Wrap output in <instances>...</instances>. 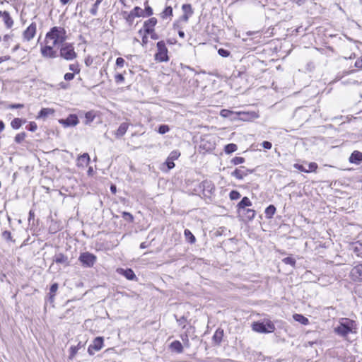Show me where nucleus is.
Masks as SVG:
<instances>
[{
  "label": "nucleus",
  "mask_w": 362,
  "mask_h": 362,
  "mask_svg": "<svg viewBox=\"0 0 362 362\" xmlns=\"http://www.w3.org/2000/svg\"><path fill=\"white\" fill-rule=\"evenodd\" d=\"M46 39L52 40V45L57 46L64 44L66 40V30L62 27H53L46 35Z\"/></svg>",
  "instance_id": "1"
},
{
  "label": "nucleus",
  "mask_w": 362,
  "mask_h": 362,
  "mask_svg": "<svg viewBox=\"0 0 362 362\" xmlns=\"http://www.w3.org/2000/svg\"><path fill=\"white\" fill-rule=\"evenodd\" d=\"M356 326V322L354 320L347 318L341 319L339 325L334 328V332L341 337H345L349 333L354 332Z\"/></svg>",
  "instance_id": "2"
},
{
  "label": "nucleus",
  "mask_w": 362,
  "mask_h": 362,
  "mask_svg": "<svg viewBox=\"0 0 362 362\" xmlns=\"http://www.w3.org/2000/svg\"><path fill=\"white\" fill-rule=\"evenodd\" d=\"M59 55L66 60L71 61L76 58L77 54L74 51L72 44L65 42L62 45Z\"/></svg>",
  "instance_id": "3"
},
{
  "label": "nucleus",
  "mask_w": 362,
  "mask_h": 362,
  "mask_svg": "<svg viewBox=\"0 0 362 362\" xmlns=\"http://www.w3.org/2000/svg\"><path fill=\"white\" fill-rule=\"evenodd\" d=\"M252 329L259 333H271L275 330V326L270 320L262 322H257L252 324Z\"/></svg>",
  "instance_id": "4"
},
{
  "label": "nucleus",
  "mask_w": 362,
  "mask_h": 362,
  "mask_svg": "<svg viewBox=\"0 0 362 362\" xmlns=\"http://www.w3.org/2000/svg\"><path fill=\"white\" fill-rule=\"evenodd\" d=\"M157 52L155 54V59L159 62H166L169 61L168 55V48L164 41H159L156 44Z\"/></svg>",
  "instance_id": "5"
},
{
  "label": "nucleus",
  "mask_w": 362,
  "mask_h": 362,
  "mask_svg": "<svg viewBox=\"0 0 362 362\" xmlns=\"http://www.w3.org/2000/svg\"><path fill=\"white\" fill-rule=\"evenodd\" d=\"M96 259V256L88 252L81 253L78 257V260L86 267H92Z\"/></svg>",
  "instance_id": "6"
},
{
  "label": "nucleus",
  "mask_w": 362,
  "mask_h": 362,
  "mask_svg": "<svg viewBox=\"0 0 362 362\" xmlns=\"http://www.w3.org/2000/svg\"><path fill=\"white\" fill-rule=\"evenodd\" d=\"M199 187L202 189L203 194L206 197H211L215 192V185L211 180H204L199 184Z\"/></svg>",
  "instance_id": "7"
},
{
  "label": "nucleus",
  "mask_w": 362,
  "mask_h": 362,
  "mask_svg": "<svg viewBox=\"0 0 362 362\" xmlns=\"http://www.w3.org/2000/svg\"><path fill=\"white\" fill-rule=\"evenodd\" d=\"M104 339L102 337H98L94 339L92 344L88 348V352L90 355H93L96 351H100L103 346Z\"/></svg>",
  "instance_id": "8"
},
{
  "label": "nucleus",
  "mask_w": 362,
  "mask_h": 362,
  "mask_svg": "<svg viewBox=\"0 0 362 362\" xmlns=\"http://www.w3.org/2000/svg\"><path fill=\"white\" fill-rule=\"evenodd\" d=\"M254 170L246 168L245 166H240L231 173V175L238 180H243L245 176L254 172Z\"/></svg>",
  "instance_id": "9"
},
{
  "label": "nucleus",
  "mask_w": 362,
  "mask_h": 362,
  "mask_svg": "<svg viewBox=\"0 0 362 362\" xmlns=\"http://www.w3.org/2000/svg\"><path fill=\"white\" fill-rule=\"evenodd\" d=\"M350 277L354 281H362V264L352 268Z\"/></svg>",
  "instance_id": "10"
},
{
  "label": "nucleus",
  "mask_w": 362,
  "mask_h": 362,
  "mask_svg": "<svg viewBox=\"0 0 362 362\" xmlns=\"http://www.w3.org/2000/svg\"><path fill=\"white\" fill-rule=\"evenodd\" d=\"M37 25L35 23H32L23 32V36L25 40L30 41L36 33Z\"/></svg>",
  "instance_id": "11"
},
{
  "label": "nucleus",
  "mask_w": 362,
  "mask_h": 362,
  "mask_svg": "<svg viewBox=\"0 0 362 362\" xmlns=\"http://www.w3.org/2000/svg\"><path fill=\"white\" fill-rule=\"evenodd\" d=\"M53 45H45L41 48L42 57L46 58H56L58 55L57 51L53 49Z\"/></svg>",
  "instance_id": "12"
},
{
  "label": "nucleus",
  "mask_w": 362,
  "mask_h": 362,
  "mask_svg": "<svg viewBox=\"0 0 362 362\" xmlns=\"http://www.w3.org/2000/svg\"><path fill=\"white\" fill-rule=\"evenodd\" d=\"M53 262L57 264H62L64 267H68L70 264L69 257L61 252L55 254L53 257Z\"/></svg>",
  "instance_id": "13"
},
{
  "label": "nucleus",
  "mask_w": 362,
  "mask_h": 362,
  "mask_svg": "<svg viewBox=\"0 0 362 362\" xmlns=\"http://www.w3.org/2000/svg\"><path fill=\"white\" fill-rule=\"evenodd\" d=\"M78 117L76 115H69L67 118L61 119L59 122L64 127H74L78 123Z\"/></svg>",
  "instance_id": "14"
},
{
  "label": "nucleus",
  "mask_w": 362,
  "mask_h": 362,
  "mask_svg": "<svg viewBox=\"0 0 362 362\" xmlns=\"http://www.w3.org/2000/svg\"><path fill=\"white\" fill-rule=\"evenodd\" d=\"M157 23V19L156 18H151L146 21L144 23V30L145 33H150L154 30V27Z\"/></svg>",
  "instance_id": "15"
},
{
  "label": "nucleus",
  "mask_w": 362,
  "mask_h": 362,
  "mask_svg": "<svg viewBox=\"0 0 362 362\" xmlns=\"http://www.w3.org/2000/svg\"><path fill=\"white\" fill-rule=\"evenodd\" d=\"M240 216H242L243 218L248 221L252 220L255 216V211L250 209H243L240 210H238Z\"/></svg>",
  "instance_id": "16"
},
{
  "label": "nucleus",
  "mask_w": 362,
  "mask_h": 362,
  "mask_svg": "<svg viewBox=\"0 0 362 362\" xmlns=\"http://www.w3.org/2000/svg\"><path fill=\"white\" fill-rule=\"evenodd\" d=\"M90 162V156L88 153H84L82 155L79 156L76 160V165L78 167L84 168Z\"/></svg>",
  "instance_id": "17"
},
{
  "label": "nucleus",
  "mask_w": 362,
  "mask_h": 362,
  "mask_svg": "<svg viewBox=\"0 0 362 362\" xmlns=\"http://www.w3.org/2000/svg\"><path fill=\"white\" fill-rule=\"evenodd\" d=\"M362 161V153L354 151L349 157V162L351 163L359 164Z\"/></svg>",
  "instance_id": "18"
},
{
  "label": "nucleus",
  "mask_w": 362,
  "mask_h": 362,
  "mask_svg": "<svg viewBox=\"0 0 362 362\" xmlns=\"http://www.w3.org/2000/svg\"><path fill=\"white\" fill-rule=\"evenodd\" d=\"M351 250L358 257H362V240L354 243L351 247Z\"/></svg>",
  "instance_id": "19"
},
{
  "label": "nucleus",
  "mask_w": 362,
  "mask_h": 362,
  "mask_svg": "<svg viewBox=\"0 0 362 362\" xmlns=\"http://www.w3.org/2000/svg\"><path fill=\"white\" fill-rule=\"evenodd\" d=\"M129 123H127V122L122 123L119 125V127H118V129L115 133V136L117 138H121L122 136H123L126 134V132L129 128Z\"/></svg>",
  "instance_id": "20"
},
{
  "label": "nucleus",
  "mask_w": 362,
  "mask_h": 362,
  "mask_svg": "<svg viewBox=\"0 0 362 362\" xmlns=\"http://www.w3.org/2000/svg\"><path fill=\"white\" fill-rule=\"evenodd\" d=\"M119 273L121 274H122L123 276H124L126 277V279L128 280L132 281V280H136L137 279L136 276L135 275L134 271L132 269H121Z\"/></svg>",
  "instance_id": "21"
},
{
  "label": "nucleus",
  "mask_w": 362,
  "mask_h": 362,
  "mask_svg": "<svg viewBox=\"0 0 362 362\" xmlns=\"http://www.w3.org/2000/svg\"><path fill=\"white\" fill-rule=\"evenodd\" d=\"M170 348L172 351L177 353L181 354L183 351V346L181 342L178 340L173 341L170 345Z\"/></svg>",
  "instance_id": "22"
},
{
  "label": "nucleus",
  "mask_w": 362,
  "mask_h": 362,
  "mask_svg": "<svg viewBox=\"0 0 362 362\" xmlns=\"http://www.w3.org/2000/svg\"><path fill=\"white\" fill-rule=\"evenodd\" d=\"M223 337V329L218 328L215 332L212 339L216 344L219 345L222 341Z\"/></svg>",
  "instance_id": "23"
},
{
  "label": "nucleus",
  "mask_w": 362,
  "mask_h": 362,
  "mask_svg": "<svg viewBox=\"0 0 362 362\" xmlns=\"http://www.w3.org/2000/svg\"><path fill=\"white\" fill-rule=\"evenodd\" d=\"M252 206V202L250 199L247 197H244L241 201L238 204V210L246 209L247 206Z\"/></svg>",
  "instance_id": "24"
},
{
  "label": "nucleus",
  "mask_w": 362,
  "mask_h": 362,
  "mask_svg": "<svg viewBox=\"0 0 362 362\" xmlns=\"http://www.w3.org/2000/svg\"><path fill=\"white\" fill-rule=\"evenodd\" d=\"M54 110L52 108H42L39 112L37 118H45L49 115L54 114Z\"/></svg>",
  "instance_id": "25"
},
{
  "label": "nucleus",
  "mask_w": 362,
  "mask_h": 362,
  "mask_svg": "<svg viewBox=\"0 0 362 362\" xmlns=\"http://www.w3.org/2000/svg\"><path fill=\"white\" fill-rule=\"evenodd\" d=\"M3 19L7 28H11L13 26V21L8 11H4Z\"/></svg>",
  "instance_id": "26"
},
{
  "label": "nucleus",
  "mask_w": 362,
  "mask_h": 362,
  "mask_svg": "<svg viewBox=\"0 0 362 362\" xmlns=\"http://www.w3.org/2000/svg\"><path fill=\"white\" fill-rule=\"evenodd\" d=\"M293 317L296 322H298L303 325H307L309 323L308 319L301 314H294Z\"/></svg>",
  "instance_id": "27"
},
{
  "label": "nucleus",
  "mask_w": 362,
  "mask_h": 362,
  "mask_svg": "<svg viewBox=\"0 0 362 362\" xmlns=\"http://www.w3.org/2000/svg\"><path fill=\"white\" fill-rule=\"evenodd\" d=\"M276 212V207L271 204L269 206H267L264 211L265 216L267 218H271L274 215Z\"/></svg>",
  "instance_id": "28"
},
{
  "label": "nucleus",
  "mask_w": 362,
  "mask_h": 362,
  "mask_svg": "<svg viewBox=\"0 0 362 362\" xmlns=\"http://www.w3.org/2000/svg\"><path fill=\"white\" fill-rule=\"evenodd\" d=\"M134 17L145 16L144 10L139 6L134 7L130 12Z\"/></svg>",
  "instance_id": "29"
},
{
  "label": "nucleus",
  "mask_w": 362,
  "mask_h": 362,
  "mask_svg": "<svg viewBox=\"0 0 362 362\" xmlns=\"http://www.w3.org/2000/svg\"><path fill=\"white\" fill-rule=\"evenodd\" d=\"M184 234H185L186 240L189 243H194L195 242L196 238H195L194 235L191 233V231L189 230L185 229V231H184Z\"/></svg>",
  "instance_id": "30"
},
{
  "label": "nucleus",
  "mask_w": 362,
  "mask_h": 362,
  "mask_svg": "<svg viewBox=\"0 0 362 362\" xmlns=\"http://www.w3.org/2000/svg\"><path fill=\"white\" fill-rule=\"evenodd\" d=\"M25 120L23 121L25 122ZM23 124V120L20 118H15L11 122V126L14 129H19Z\"/></svg>",
  "instance_id": "31"
},
{
  "label": "nucleus",
  "mask_w": 362,
  "mask_h": 362,
  "mask_svg": "<svg viewBox=\"0 0 362 362\" xmlns=\"http://www.w3.org/2000/svg\"><path fill=\"white\" fill-rule=\"evenodd\" d=\"M238 146L235 144H228L225 146L224 151L226 153L230 154L237 151Z\"/></svg>",
  "instance_id": "32"
},
{
  "label": "nucleus",
  "mask_w": 362,
  "mask_h": 362,
  "mask_svg": "<svg viewBox=\"0 0 362 362\" xmlns=\"http://www.w3.org/2000/svg\"><path fill=\"white\" fill-rule=\"evenodd\" d=\"M81 346L82 345L81 344V342H79L77 346H71L69 358H73Z\"/></svg>",
  "instance_id": "33"
},
{
  "label": "nucleus",
  "mask_w": 362,
  "mask_h": 362,
  "mask_svg": "<svg viewBox=\"0 0 362 362\" xmlns=\"http://www.w3.org/2000/svg\"><path fill=\"white\" fill-rule=\"evenodd\" d=\"M103 0H96L95 4L93 5L92 8L90 10V13L92 16H96L98 13V9L99 7V5Z\"/></svg>",
  "instance_id": "34"
},
{
  "label": "nucleus",
  "mask_w": 362,
  "mask_h": 362,
  "mask_svg": "<svg viewBox=\"0 0 362 362\" xmlns=\"http://www.w3.org/2000/svg\"><path fill=\"white\" fill-rule=\"evenodd\" d=\"M173 16V8L171 6H167L164 11L161 13V17L166 18Z\"/></svg>",
  "instance_id": "35"
},
{
  "label": "nucleus",
  "mask_w": 362,
  "mask_h": 362,
  "mask_svg": "<svg viewBox=\"0 0 362 362\" xmlns=\"http://www.w3.org/2000/svg\"><path fill=\"white\" fill-rule=\"evenodd\" d=\"M95 114L92 111L87 112L85 114V118H86V124H88L90 122H92L95 118Z\"/></svg>",
  "instance_id": "36"
},
{
  "label": "nucleus",
  "mask_w": 362,
  "mask_h": 362,
  "mask_svg": "<svg viewBox=\"0 0 362 362\" xmlns=\"http://www.w3.org/2000/svg\"><path fill=\"white\" fill-rule=\"evenodd\" d=\"M26 137V134L25 132H21L16 135L14 138V141L17 144L22 143Z\"/></svg>",
  "instance_id": "37"
},
{
  "label": "nucleus",
  "mask_w": 362,
  "mask_h": 362,
  "mask_svg": "<svg viewBox=\"0 0 362 362\" xmlns=\"http://www.w3.org/2000/svg\"><path fill=\"white\" fill-rule=\"evenodd\" d=\"M182 9L185 13L184 14L191 16L193 13V11L190 4H183L182 6Z\"/></svg>",
  "instance_id": "38"
},
{
  "label": "nucleus",
  "mask_w": 362,
  "mask_h": 362,
  "mask_svg": "<svg viewBox=\"0 0 362 362\" xmlns=\"http://www.w3.org/2000/svg\"><path fill=\"white\" fill-rule=\"evenodd\" d=\"M283 262L286 264L291 265L292 267H295L296 259L291 257H287L283 259Z\"/></svg>",
  "instance_id": "39"
},
{
  "label": "nucleus",
  "mask_w": 362,
  "mask_h": 362,
  "mask_svg": "<svg viewBox=\"0 0 362 362\" xmlns=\"http://www.w3.org/2000/svg\"><path fill=\"white\" fill-rule=\"evenodd\" d=\"M229 197L231 200H237L240 197V194L236 190H232L230 192Z\"/></svg>",
  "instance_id": "40"
},
{
  "label": "nucleus",
  "mask_w": 362,
  "mask_h": 362,
  "mask_svg": "<svg viewBox=\"0 0 362 362\" xmlns=\"http://www.w3.org/2000/svg\"><path fill=\"white\" fill-rule=\"evenodd\" d=\"M169 130H170V128L168 125L161 124L159 126L158 132L160 134H164L168 132Z\"/></svg>",
  "instance_id": "41"
},
{
  "label": "nucleus",
  "mask_w": 362,
  "mask_h": 362,
  "mask_svg": "<svg viewBox=\"0 0 362 362\" xmlns=\"http://www.w3.org/2000/svg\"><path fill=\"white\" fill-rule=\"evenodd\" d=\"M244 162L245 158L243 157H234L230 161V163L235 165L243 163Z\"/></svg>",
  "instance_id": "42"
},
{
  "label": "nucleus",
  "mask_w": 362,
  "mask_h": 362,
  "mask_svg": "<svg viewBox=\"0 0 362 362\" xmlns=\"http://www.w3.org/2000/svg\"><path fill=\"white\" fill-rule=\"evenodd\" d=\"M26 129L32 132H34L37 129V125L35 122H30L27 126Z\"/></svg>",
  "instance_id": "43"
},
{
  "label": "nucleus",
  "mask_w": 362,
  "mask_h": 362,
  "mask_svg": "<svg viewBox=\"0 0 362 362\" xmlns=\"http://www.w3.org/2000/svg\"><path fill=\"white\" fill-rule=\"evenodd\" d=\"M122 218L125 220L128 221L129 222H132L134 221V217L132 214H131L129 212H123L122 213Z\"/></svg>",
  "instance_id": "44"
},
{
  "label": "nucleus",
  "mask_w": 362,
  "mask_h": 362,
  "mask_svg": "<svg viewBox=\"0 0 362 362\" xmlns=\"http://www.w3.org/2000/svg\"><path fill=\"white\" fill-rule=\"evenodd\" d=\"M218 53L219 55H221L223 57H227L230 54V52L228 50H227V49H223V48H220L218 50Z\"/></svg>",
  "instance_id": "45"
},
{
  "label": "nucleus",
  "mask_w": 362,
  "mask_h": 362,
  "mask_svg": "<svg viewBox=\"0 0 362 362\" xmlns=\"http://www.w3.org/2000/svg\"><path fill=\"white\" fill-rule=\"evenodd\" d=\"M180 156V152H178L177 151H173L170 153V154L169 155V156L168 158H170V160H174L177 159Z\"/></svg>",
  "instance_id": "46"
},
{
  "label": "nucleus",
  "mask_w": 362,
  "mask_h": 362,
  "mask_svg": "<svg viewBox=\"0 0 362 362\" xmlns=\"http://www.w3.org/2000/svg\"><path fill=\"white\" fill-rule=\"evenodd\" d=\"M317 168V165L316 163L312 162L308 165V169H307L308 173L314 172Z\"/></svg>",
  "instance_id": "47"
},
{
  "label": "nucleus",
  "mask_w": 362,
  "mask_h": 362,
  "mask_svg": "<svg viewBox=\"0 0 362 362\" xmlns=\"http://www.w3.org/2000/svg\"><path fill=\"white\" fill-rule=\"evenodd\" d=\"M58 287H59V285L57 283H54L53 284L51 285L50 286V288H49V294H54L56 293V292L58 290Z\"/></svg>",
  "instance_id": "48"
},
{
  "label": "nucleus",
  "mask_w": 362,
  "mask_h": 362,
  "mask_svg": "<svg viewBox=\"0 0 362 362\" xmlns=\"http://www.w3.org/2000/svg\"><path fill=\"white\" fill-rule=\"evenodd\" d=\"M144 14L145 16H151L153 14V9L151 7L147 5L144 10Z\"/></svg>",
  "instance_id": "49"
},
{
  "label": "nucleus",
  "mask_w": 362,
  "mask_h": 362,
  "mask_svg": "<svg viewBox=\"0 0 362 362\" xmlns=\"http://www.w3.org/2000/svg\"><path fill=\"white\" fill-rule=\"evenodd\" d=\"M69 70L74 71V73H79L80 69L78 68V65L76 64H70L69 66Z\"/></svg>",
  "instance_id": "50"
},
{
  "label": "nucleus",
  "mask_w": 362,
  "mask_h": 362,
  "mask_svg": "<svg viewBox=\"0 0 362 362\" xmlns=\"http://www.w3.org/2000/svg\"><path fill=\"white\" fill-rule=\"evenodd\" d=\"M2 237L6 240H12V237H11V234L9 231L8 230H4L3 233H2Z\"/></svg>",
  "instance_id": "51"
},
{
  "label": "nucleus",
  "mask_w": 362,
  "mask_h": 362,
  "mask_svg": "<svg viewBox=\"0 0 362 362\" xmlns=\"http://www.w3.org/2000/svg\"><path fill=\"white\" fill-rule=\"evenodd\" d=\"M186 321H187V319L184 316H182L181 317H180L178 319L177 318V322L178 325L180 326H182V327H185Z\"/></svg>",
  "instance_id": "52"
},
{
  "label": "nucleus",
  "mask_w": 362,
  "mask_h": 362,
  "mask_svg": "<svg viewBox=\"0 0 362 362\" xmlns=\"http://www.w3.org/2000/svg\"><path fill=\"white\" fill-rule=\"evenodd\" d=\"M293 167L301 172L308 173L307 169L303 165L296 163Z\"/></svg>",
  "instance_id": "53"
},
{
  "label": "nucleus",
  "mask_w": 362,
  "mask_h": 362,
  "mask_svg": "<svg viewBox=\"0 0 362 362\" xmlns=\"http://www.w3.org/2000/svg\"><path fill=\"white\" fill-rule=\"evenodd\" d=\"M124 62H125L124 59L122 57H118L116 59V65L118 67H122L124 64Z\"/></svg>",
  "instance_id": "54"
},
{
  "label": "nucleus",
  "mask_w": 362,
  "mask_h": 362,
  "mask_svg": "<svg viewBox=\"0 0 362 362\" xmlns=\"http://www.w3.org/2000/svg\"><path fill=\"white\" fill-rule=\"evenodd\" d=\"M174 160H170V158H167L165 163L167 165V167L169 170L175 167V163L173 162Z\"/></svg>",
  "instance_id": "55"
},
{
  "label": "nucleus",
  "mask_w": 362,
  "mask_h": 362,
  "mask_svg": "<svg viewBox=\"0 0 362 362\" xmlns=\"http://www.w3.org/2000/svg\"><path fill=\"white\" fill-rule=\"evenodd\" d=\"M115 79L116 83H122L124 81V77L123 76L122 74H118L115 76Z\"/></svg>",
  "instance_id": "56"
},
{
  "label": "nucleus",
  "mask_w": 362,
  "mask_h": 362,
  "mask_svg": "<svg viewBox=\"0 0 362 362\" xmlns=\"http://www.w3.org/2000/svg\"><path fill=\"white\" fill-rule=\"evenodd\" d=\"M262 146L263 148H264L265 149H271L272 147V144L271 142L269 141H264L262 143Z\"/></svg>",
  "instance_id": "57"
},
{
  "label": "nucleus",
  "mask_w": 362,
  "mask_h": 362,
  "mask_svg": "<svg viewBox=\"0 0 362 362\" xmlns=\"http://www.w3.org/2000/svg\"><path fill=\"white\" fill-rule=\"evenodd\" d=\"M64 78L66 81H71V80L74 79V73H66V74H65Z\"/></svg>",
  "instance_id": "58"
},
{
  "label": "nucleus",
  "mask_w": 362,
  "mask_h": 362,
  "mask_svg": "<svg viewBox=\"0 0 362 362\" xmlns=\"http://www.w3.org/2000/svg\"><path fill=\"white\" fill-rule=\"evenodd\" d=\"M135 17H134L130 13L127 14V16L125 17V19L127 22L129 23V25H131L133 23V21Z\"/></svg>",
  "instance_id": "59"
},
{
  "label": "nucleus",
  "mask_w": 362,
  "mask_h": 362,
  "mask_svg": "<svg viewBox=\"0 0 362 362\" xmlns=\"http://www.w3.org/2000/svg\"><path fill=\"white\" fill-rule=\"evenodd\" d=\"M230 114H232V112L228 110H222L221 112V115L224 117H228Z\"/></svg>",
  "instance_id": "60"
},
{
  "label": "nucleus",
  "mask_w": 362,
  "mask_h": 362,
  "mask_svg": "<svg viewBox=\"0 0 362 362\" xmlns=\"http://www.w3.org/2000/svg\"><path fill=\"white\" fill-rule=\"evenodd\" d=\"M355 66L362 69V57L358 59L355 62Z\"/></svg>",
  "instance_id": "61"
},
{
  "label": "nucleus",
  "mask_w": 362,
  "mask_h": 362,
  "mask_svg": "<svg viewBox=\"0 0 362 362\" xmlns=\"http://www.w3.org/2000/svg\"><path fill=\"white\" fill-rule=\"evenodd\" d=\"M23 104H11L9 105V108L11 109H17V108H22L23 107Z\"/></svg>",
  "instance_id": "62"
},
{
  "label": "nucleus",
  "mask_w": 362,
  "mask_h": 362,
  "mask_svg": "<svg viewBox=\"0 0 362 362\" xmlns=\"http://www.w3.org/2000/svg\"><path fill=\"white\" fill-rule=\"evenodd\" d=\"M151 35V37L153 39V40H158L159 38L158 37V35L156 34L154 30L152 31V33H149Z\"/></svg>",
  "instance_id": "63"
},
{
  "label": "nucleus",
  "mask_w": 362,
  "mask_h": 362,
  "mask_svg": "<svg viewBox=\"0 0 362 362\" xmlns=\"http://www.w3.org/2000/svg\"><path fill=\"white\" fill-rule=\"evenodd\" d=\"M54 296H55V295H54V294H49V293L48 300H49L51 303H54Z\"/></svg>",
  "instance_id": "64"
}]
</instances>
